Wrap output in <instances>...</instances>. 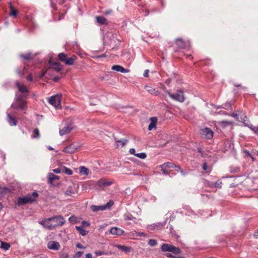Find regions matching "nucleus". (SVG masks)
Here are the masks:
<instances>
[{
	"instance_id": "8",
	"label": "nucleus",
	"mask_w": 258,
	"mask_h": 258,
	"mask_svg": "<svg viewBox=\"0 0 258 258\" xmlns=\"http://www.w3.org/2000/svg\"><path fill=\"white\" fill-rule=\"evenodd\" d=\"M113 205V202L112 201H110L107 203L105 204L104 205L102 206H96V205H92L90 207L91 209L93 212H97L99 211H103L108 209H109L112 205Z\"/></svg>"
},
{
	"instance_id": "41",
	"label": "nucleus",
	"mask_w": 258,
	"mask_h": 258,
	"mask_svg": "<svg viewBox=\"0 0 258 258\" xmlns=\"http://www.w3.org/2000/svg\"><path fill=\"white\" fill-rule=\"evenodd\" d=\"M222 182L221 180H218L216 182L214 183V187L221 188L222 187Z\"/></svg>"
},
{
	"instance_id": "53",
	"label": "nucleus",
	"mask_w": 258,
	"mask_h": 258,
	"mask_svg": "<svg viewBox=\"0 0 258 258\" xmlns=\"http://www.w3.org/2000/svg\"><path fill=\"white\" fill-rule=\"evenodd\" d=\"M166 256L168 257H172V258H184L183 257H181V256H179V257H175L174 256H173L171 253H166Z\"/></svg>"
},
{
	"instance_id": "5",
	"label": "nucleus",
	"mask_w": 258,
	"mask_h": 258,
	"mask_svg": "<svg viewBox=\"0 0 258 258\" xmlns=\"http://www.w3.org/2000/svg\"><path fill=\"white\" fill-rule=\"evenodd\" d=\"M168 94L171 99L175 101L183 102L185 100L183 92L181 90H178L177 92L173 94L168 92Z\"/></svg>"
},
{
	"instance_id": "61",
	"label": "nucleus",
	"mask_w": 258,
	"mask_h": 258,
	"mask_svg": "<svg viewBox=\"0 0 258 258\" xmlns=\"http://www.w3.org/2000/svg\"><path fill=\"white\" fill-rule=\"evenodd\" d=\"M76 246L79 248H84V247L83 246L82 244H81V243H78L77 244Z\"/></svg>"
},
{
	"instance_id": "13",
	"label": "nucleus",
	"mask_w": 258,
	"mask_h": 258,
	"mask_svg": "<svg viewBox=\"0 0 258 258\" xmlns=\"http://www.w3.org/2000/svg\"><path fill=\"white\" fill-rule=\"evenodd\" d=\"M51 220V218H45L39 221V223L43 226L44 228L52 230L53 229V224Z\"/></svg>"
},
{
	"instance_id": "39",
	"label": "nucleus",
	"mask_w": 258,
	"mask_h": 258,
	"mask_svg": "<svg viewBox=\"0 0 258 258\" xmlns=\"http://www.w3.org/2000/svg\"><path fill=\"white\" fill-rule=\"evenodd\" d=\"M124 220H133L135 219L132 215L125 214L123 215Z\"/></svg>"
},
{
	"instance_id": "43",
	"label": "nucleus",
	"mask_w": 258,
	"mask_h": 258,
	"mask_svg": "<svg viewBox=\"0 0 258 258\" xmlns=\"http://www.w3.org/2000/svg\"><path fill=\"white\" fill-rule=\"evenodd\" d=\"M148 244L151 246H154L157 244V242L155 239H150Z\"/></svg>"
},
{
	"instance_id": "2",
	"label": "nucleus",
	"mask_w": 258,
	"mask_h": 258,
	"mask_svg": "<svg viewBox=\"0 0 258 258\" xmlns=\"http://www.w3.org/2000/svg\"><path fill=\"white\" fill-rule=\"evenodd\" d=\"M11 107L15 109L25 110L27 108V101L23 99L22 95L17 96L14 102L11 105Z\"/></svg>"
},
{
	"instance_id": "57",
	"label": "nucleus",
	"mask_w": 258,
	"mask_h": 258,
	"mask_svg": "<svg viewBox=\"0 0 258 258\" xmlns=\"http://www.w3.org/2000/svg\"><path fill=\"white\" fill-rule=\"evenodd\" d=\"M149 70H146L144 72V76L145 77H149Z\"/></svg>"
},
{
	"instance_id": "51",
	"label": "nucleus",
	"mask_w": 258,
	"mask_h": 258,
	"mask_svg": "<svg viewBox=\"0 0 258 258\" xmlns=\"http://www.w3.org/2000/svg\"><path fill=\"white\" fill-rule=\"evenodd\" d=\"M82 225L83 227H88L90 226V223L85 221L82 222Z\"/></svg>"
},
{
	"instance_id": "22",
	"label": "nucleus",
	"mask_w": 258,
	"mask_h": 258,
	"mask_svg": "<svg viewBox=\"0 0 258 258\" xmlns=\"http://www.w3.org/2000/svg\"><path fill=\"white\" fill-rule=\"evenodd\" d=\"M173 245L168 244H163L161 246V249L162 251L164 252H171V248Z\"/></svg>"
},
{
	"instance_id": "36",
	"label": "nucleus",
	"mask_w": 258,
	"mask_h": 258,
	"mask_svg": "<svg viewBox=\"0 0 258 258\" xmlns=\"http://www.w3.org/2000/svg\"><path fill=\"white\" fill-rule=\"evenodd\" d=\"M232 123L233 122L232 121L227 120H223L219 122V124L223 127H226L228 125H231Z\"/></svg>"
},
{
	"instance_id": "40",
	"label": "nucleus",
	"mask_w": 258,
	"mask_h": 258,
	"mask_svg": "<svg viewBox=\"0 0 258 258\" xmlns=\"http://www.w3.org/2000/svg\"><path fill=\"white\" fill-rule=\"evenodd\" d=\"M20 57L24 59H32V55L30 53H28L25 55L22 54L20 55Z\"/></svg>"
},
{
	"instance_id": "7",
	"label": "nucleus",
	"mask_w": 258,
	"mask_h": 258,
	"mask_svg": "<svg viewBox=\"0 0 258 258\" xmlns=\"http://www.w3.org/2000/svg\"><path fill=\"white\" fill-rule=\"evenodd\" d=\"M51 218L53 229L57 226H62L65 223V220L61 216H55Z\"/></svg>"
},
{
	"instance_id": "19",
	"label": "nucleus",
	"mask_w": 258,
	"mask_h": 258,
	"mask_svg": "<svg viewBox=\"0 0 258 258\" xmlns=\"http://www.w3.org/2000/svg\"><path fill=\"white\" fill-rule=\"evenodd\" d=\"M111 70L113 71H115L117 72H120L121 73H128L129 71L128 70L125 69L121 66L119 65H115L113 66L111 68Z\"/></svg>"
},
{
	"instance_id": "14",
	"label": "nucleus",
	"mask_w": 258,
	"mask_h": 258,
	"mask_svg": "<svg viewBox=\"0 0 258 258\" xmlns=\"http://www.w3.org/2000/svg\"><path fill=\"white\" fill-rule=\"evenodd\" d=\"M59 243L55 241H50L47 243V247L48 249L53 250H57L60 248Z\"/></svg>"
},
{
	"instance_id": "58",
	"label": "nucleus",
	"mask_w": 258,
	"mask_h": 258,
	"mask_svg": "<svg viewBox=\"0 0 258 258\" xmlns=\"http://www.w3.org/2000/svg\"><path fill=\"white\" fill-rule=\"evenodd\" d=\"M112 10H106L104 12V14L106 15H109L111 13H112Z\"/></svg>"
},
{
	"instance_id": "52",
	"label": "nucleus",
	"mask_w": 258,
	"mask_h": 258,
	"mask_svg": "<svg viewBox=\"0 0 258 258\" xmlns=\"http://www.w3.org/2000/svg\"><path fill=\"white\" fill-rule=\"evenodd\" d=\"M53 171L55 173H60L62 172V168H56L53 170Z\"/></svg>"
},
{
	"instance_id": "47",
	"label": "nucleus",
	"mask_w": 258,
	"mask_h": 258,
	"mask_svg": "<svg viewBox=\"0 0 258 258\" xmlns=\"http://www.w3.org/2000/svg\"><path fill=\"white\" fill-rule=\"evenodd\" d=\"M203 169L204 170L207 171L208 172H210L211 171L210 167L208 166L206 163L203 164Z\"/></svg>"
},
{
	"instance_id": "54",
	"label": "nucleus",
	"mask_w": 258,
	"mask_h": 258,
	"mask_svg": "<svg viewBox=\"0 0 258 258\" xmlns=\"http://www.w3.org/2000/svg\"><path fill=\"white\" fill-rule=\"evenodd\" d=\"M129 152L130 154L134 155L135 156H136V155L137 154H136V150L134 148L130 149Z\"/></svg>"
},
{
	"instance_id": "25",
	"label": "nucleus",
	"mask_w": 258,
	"mask_h": 258,
	"mask_svg": "<svg viewBox=\"0 0 258 258\" xmlns=\"http://www.w3.org/2000/svg\"><path fill=\"white\" fill-rule=\"evenodd\" d=\"M51 67L52 68H53L54 70H55L57 72H59L62 69L61 65L59 63L57 62H54L52 63L51 64Z\"/></svg>"
},
{
	"instance_id": "62",
	"label": "nucleus",
	"mask_w": 258,
	"mask_h": 258,
	"mask_svg": "<svg viewBox=\"0 0 258 258\" xmlns=\"http://www.w3.org/2000/svg\"><path fill=\"white\" fill-rule=\"evenodd\" d=\"M138 235L140 236H145V234L143 232H140L138 234Z\"/></svg>"
},
{
	"instance_id": "23",
	"label": "nucleus",
	"mask_w": 258,
	"mask_h": 258,
	"mask_svg": "<svg viewBox=\"0 0 258 258\" xmlns=\"http://www.w3.org/2000/svg\"><path fill=\"white\" fill-rule=\"evenodd\" d=\"M116 147L117 148H121L124 146L126 143L127 142V140L126 139H123L122 140H116Z\"/></svg>"
},
{
	"instance_id": "55",
	"label": "nucleus",
	"mask_w": 258,
	"mask_h": 258,
	"mask_svg": "<svg viewBox=\"0 0 258 258\" xmlns=\"http://www.w3.org/2000/svg\"><path fill=\"white\" fill-rule=\"evenodd\" d=\"M83 253L82 251H78L75 254V256L77 257H80Z\"/></svg>"
},
{
	"instance_id": "4",
	"label": "nucleus",
	"mask_w": 258,
	"mask_h": 258,
	"mask_svg": "<svg viewBox=\"0 0 258 258\" xmlns=\"http://www.w3.org/2000/svg\"><path fill=\"white\" fill-rule=\"evenodd\" d=\"M58 57L61 61L69 66L73 65L77 59L76 55H72L69 57L67 54L63 52L59 53L58 55Z\"/></svg>"
},
{
	"instance_id": "35",
	"label": "nucleus",
	"mask_w": 258,
	"mask_h": 258,
	"mask_svg": "<svg viewBox=\"0 0 258 258\" xmlns=\"http://www.w3.org/2000/svg\"><path fill=\"white\" fill-rule=\"evenodd\" d=\"M62 172H64L66 174L69 175L73 174V171L70 169H69L65 166H63L62 167Z\"/></svg>"
},
{
	"instance_id": "21",
	"label": "nucleus",
	"mask_w": 258,
	"mask_h": 258,
	"mask_svg": "<svg viewBox=\"0 0 258 258\" xmlns=\"http://www.w3.org/2000/svg\"><path fill=\"white\" fill-rule=\"evenodd\" d=\"M145 88L146 90L152 95L157 96L159 94V92L158 90L151 87L147 86Z\"/></svg>"
},
{
	"instance_id": "16",
	"label": "nucleus",
	"mask_w": 258,
	"mask_h": 258,
	"mask_svg": "<svg viewBox=\"0 0 258 258\" xmlns=\"http://www.w3.org/2000/svg\"><path fill=\"white\" fill-rule=\"evenodd\" d=\"M124 232V231L120 228L114 227H112L110 230V233L116 235H122Z\"/></svg>"
},
{
	"instance_id": "56",
	"label": "nucleus",
	"mask_w": 258,
	"mask_h": 258,
	"mask_svg": "<svg viewBox=\"0 0 258 258\" xmlns=\"http://www.w3.org/2000/svg\"><path fill=\"white\" fill-rule=\"evenodd\" d=\"M27 80L28 81H33V77H32V75L31 74H30L29 76H28L27 77Z\"/></svg>"
},
{
	"instance_id": "45",
	"label": "nucleus",
	"mask_w": 258,
	"mask_h": 258,
	"mask_svg": "<svg viewBox=\"0 0 258 258\" xmlns=\"http://www.w3.org/2000/svg\"><path fill=\"white\" fill-rule=\"evenodd\" d=\"M248 127L249 128L250 130L253 131L255 133L258 134V126L257 127H254L252 125H247Z\"/></svg>"
},
{
	"instance_id": "10",
	"label": "nucleus",
	"mask_w": 258,
	"mask_h": 258,
	"mask_svg": "<svg viewBox=\"0 0 258 258\" xmlns=\"http://www.w3.org/2000/svg\"><path fill=\"white\" fill-rule=\"evenodd\" d=\"M112 183V181H108L105 178H101L95 183V187L98 189L102 187L109 186Z\"/></svg>"
},
{
	"instance_id": "15",
	"label": "nucleus",
	"mask_w": 258,
	"mask_h": 258,
	"mask_svg": "<svg viewBox=\"0 0 258 258\" xmlns=\"http://www.w3.org/2000/svg\"><path fill=\"white\" fill-rule=\"evenodd\" d=\"M238 120L242 122L245 126L248 127L247 125H252L249 123V121L245 115L244 113H242L241 112H240V115Z\"/></svg>"
},
{
	"instance_id": "60",
	"label": "nucleus",
	"mask_w": 258,
	"mask_h": 258,
	"mask_svg": "<svg viewBox=\"0 0 258 258\" xmlns=\"http://www.w3.org/2000/svg\"><path fill=\"white\" fill-rule=\"evenodd\" d=\"M85 258H92V255L90 253H87L86 254Z\"/></svg>"
},
{
	"instance_id": "11",
	"label": "nucleus",
	"mask_w": 258,
	"mask_h": 258,
	"mask_svg": "<svg viewBox=\"0 0 258 258\" xmlns=\"http://www.w3.org/2000/svg\"><path fill=\"white\" fill-rule=\"evenodd\" d=\"M201 136L207 139H211L213 137V132L209 128L205 127L202 129L200 133Z\"/></svg>"
},
{
	"instance_id": "3",
	"label": "nucleus",
	"mask_w": 258,
	"mask_h": 258,
	"mask_svg": "<svg viewBox=\"0 0 258 258\" xmlns=\"http://www.w3.org/2000/svg\"><path fill=\"white\" fill-rule=\"evenodd\" d=\"M160 167L161 168L162 173L164 175H168L169 172L174 170L178 171L180 170L179 166L170 162L164 163L161 165Z\"/></svg>"
},
{
	"instance_id": "42",
	"label": "nucleus",
	"mask_w": 258,
	"mask_h": 258,
	"mask_svg": "<svg viewBox=\"0 0 258 258\" xmlns=\"http://www.w3.org/2000/svg\"><path fill=\"white\" fill-rule=\"evenodd\" d=\"M39 137H40L39 131L38 129L35 128L33 131V134L32 135V137L34 138H39Z\"/></svg>"
},
{
	"instance_id": "24",
	"label": "nucleus",
	"mask_w": 258,
	"mask_h": 258,
	"mask_svg": "<svg viewBox=\"0 0 258 258\" xmlns=\"http://www.w3.org/2000/svg\"><path fill=\"white\" fill-rule=\"evenodd\" d=\"M96 20L97 22L100 25L106 24L107 23V20L102 16L96 17Z\"/></svg>"
},
{
	"instance_id": "27",
	"label": "nucleus",
	"mask_w": 258,
	"mask_h": 258,
	"mask_svg": "<svg viewBox=\"0 0 258 258\" xmlns=\"http://www.w3.org/2000/svg\"><path fill=\"white\" fill-rule=\"evenodd\" d=\"M16 86H17L19 91L21 93H28V89L27 88L24 86L21 85L18 82L16 83Z\"/></svg>"
},
{
	"instance_id": "64",
	"label": "nucleus",
	"mask_w": 258,
	"mask_h": 258,
	"mask_svg": "<svg viewBox=\"0 0 258 258\" xmlns=\"http://www.w3.org/2000/svg\"><path fill=\"white\" fill-rule=\"evenodd\" d=\"M178 171H179L181 173V174H182L183 175H185L186 174V173H184L183 172V171L181 168H180V170H178Z\"/></svg>"
},
{
	"instance_id": "34",
	"label": "nucleus",
	"mask_w": 258,
	"mask_h": 258,
	"mask_svg": "<svg viewBox=\"0 0 258 258\" xmlns=\"http://www.w3.org/2000/svg\"><path fill=\"white\" fill-rule=\"evenodd\" d=\"M10 246L11 245L9 243L3 241L1 242V248L5 250H7L10 248Z\"/></svg>"
},
{
	"instance_id": "59",
	"label": "nucleus",
	"mask_w": 258,
	"mask_h": 258,
	"mask_svg": "<svg viewBox=\"0 0 258 258\" xmlns=\"http://www.w3.org/2000/svg\"><path fill=\"white\" fill-rule=\"evenodd\" d=\"M231 106V105L230 103H226L224 105V106L222 107L224 108L228 109L229 107Z\"/></svg>"
},
{
	"instance_id": "31",
	"label": "nucleus",
	"mask_w": 258,
	"mask_h": 258,
	"mask_svg": "<svg viewBox=\"0 0 258 258\" xmlns=\"http://www.w3.org/2000/svg\"><path fill=\"white\" fill-rule=\"evenodd\" d=\"M116 247L118 249H119L122 251H124L126 252H128L131 251V248L129 247H127L125 245H117Z\"/></svg>"
},
{
	"instance_id": "1",
	"label": "nucleus",
	"mask_w": 258,
	"mask_h": 258,
	"mask_svg": "<svg viewBox=\"0 0 258 258\" xmlns=\"http://www.w3.org/2000/svg\"><path fill=\"white\" fill-rule=\"evenodd\" d=\"M38 196V194L36 191H34L32 194H28L24 197L19 198L17 200V205L21 206L34 202L36 201Z\"/></svg>"
},
{
	"instance_id": "6",
	"label": "nucleus",
	"mask_w": 258,
	"mask_h": 258,
	"mask_svg": "<svg viewBox=\"0 0 258 258\" xmlns=\"http://www.w3.org/2000/svg\"><path fill=\"white\" fill-rule=\"evenodd\" d=\"M61 94H56L51 96L49 99V102L55 108H61L60 99Z\"/></svg>"
},
{
	"instance_id": "17",
	"label": "nucleus",
	"mask_w": 258,
	"mask_h": 258,
	"mask_svg": "<svg viewBox=\"0 0 258 258\" xmlns=\"http://www.w3.org/2000/svg\"><path fill=\"white\" fill-rule=\"evenodd\" d=\"M72 129L73 128L71 125H68L59 131V135L61 136L65 135L69 133Z\"/></svg>"
},
{
	"instance_id": "48",
	"label": "nucleus",
	"mask_w": 258,
	"mask_h": 258,
	"mask_svg": "<svg viewBox=\"0 0 258 258\" xmlns=\"http://www.w3.org/2000/svg\"><path fill=\"white\" fill-rule=\"evenodd\" d=\"M25 68H24L22 70H20L19 69H18L17 70V73L18 75H19L20 76H22L24 74H25Z\"/></svg>"
},
{
	"instance_id": "49",
	"label": "nucleus",
	"mask_w": 258,
	"mask_h": 258,
	"mask_svg": "<svg viewBox=\"0 0 258 258\" xmlns=\"http://www.w3.org/2000/svg\"><path fill=\"white\" fill-rule=\"evenodd\" d=\"M94 253L96 256L106 254L105 252L99 250L95 251Z\"/></svg>"
},
{
	"instance_id": "29",
	"label": "nucleus",
	"mask_w": 258,
	"mask_h": 258,
	"mask_svg": "<svg viewBox=\"0 0 258 258\" xmlns=\"http://www.w3.org/2000/svg\"><path fill=\"white\" fill-rule=\"evenodd\" d=\"M163 226V224H162L160 223H155V224H153L152 225H149L148 226V229L150 230H155L159 227H161Z\"/></svg>"
},
{
	"instance_id": "26",
	"label": "nucleus",
	"mask_w": 258,
	"mask_h": 258,
	"mask_svg": "<svg viewBox=\"0 0 258 258\" xmlns=\"http://www.w3.org/2000/svg\"><path fill=\"white\" fill-rule=\"evenodd\" d=\"M89 169L84 167L81 166L80 167L79 173L81 175H88L89 174Z\"/></svg>"
},
{
	"instance_id": "44",
	"label": "nucleus",
	"mask_w": 258,
	"mask_h": 258,
	"mask_svg": "<svg viewBox=\"0 0 258 258\" xmlns=\"http://www.w3.org/2000/svg\"><path fill=\"white\" fill-rule=\"evenodd\" d=\"M136 156L141 158V159H145L147 157V155L145 153H138L136 155Z\"/></svg>"
},
{
	"instance_id": "38",
	"label": "nucleus",
	"mask_w": 258,
	"mask_h": 258,
	"mask_svg": "<svg viewBox=\"0 0 258 258\" xmlns=\"http://www.w3.org/2000/svg\"><path fill=\"white\" fill-rule=\"evenodd\" d=\"M171 250H172L171 252L174 254L179 253L181 252L180 249L178 247H175L174 246H172Z\"/></svg>"
},
{
	"instance_id": "9",
	"label": "nucleus",
	"mask_w": 258,
	"mask_h": 258,
	"mask_svg": "<svg viewBox=\"0 0 258 258\" xmlns=\"http://www.w3.org/2000/svg\"><path fill=\"white\" fill-rule=\"evenodd\" d=\"M81 147V146L79 144L73 143L66 148L63 150V152L68 154L74 153Z\"/></svg>"
},
{
	"instance_id": "28",
	"label": "nucleus",
	"mask_w": 258,
	"mask_h": 258,
	"mask_svg": "<svg viewBox=\"0 0 258 258\" xmlns=\"http://www.w3.org/2000/svg\"><path fill=\"white\" fill-rule=\"evenodd\" d=\"M176 44L177 46L180 48H184L185 47V43L184 41L181 39L178 38L176 40Z\"/></svg>"
},
{
	"instance_id": "20",
	"label": "nucleus",
	"mask_w": 258,
	"mask_h": 258,
	"mask_svg": "<svg viewBox=\"0 0 258 258\" xmlns=\"http://www.w3.org/2000/svg\"><path fill=\"white\" fill-rule=\"evenodd\" d=\"M150 123L148 126V130L151 131L153 128H156L157 119L156 117H153L150 118Z\"/></svg>"
},
{
	"instance_id": "12",
	"label": "nucleus",
	"mask_w": 258,
	"mask_h": 258,
	"mask_svg": "<svg viewBox=\"0 0 258 258\" xmlns=\"http://www.w3.org/2000/svg\"><path fill=\"white\" fill-rule=\"evenodd\" d=\"M78 186L76 187L75 184L72 183L71 185L68 186L67 189L64 192V195L66 196H74V195L77 194Z\"/></svg>"
},
{
	"instance_id": "37",
	"label": "nucleus",
	"mask_w": 258,
	"mask_h": 258,
	"mask_svg": "<svg viewBox=\"0 0 258 258\" xmlns=\"http://www.w3.org/2000/svg\"><path fill=\"white\" fill-rule=\"evenodd\" d=\"M69 221L71 223H77L79 222L78 219L74 215L71 216L69 218Z\"/></svg>"
},
{
	"instance_id": "33",
	"label": "nucleus",
	"mask_w": 258,
	"mask_h": 258,
	"mask_svg": "<svg viewBox=\"0 0 258 258\" xmlns=\"http://www.w3.org/2000/svg\"><path fill=\"white\" fill-rule=\"evenodd\" d=\"M76 229L82 236H85L87 234V232L81 227L76 226Z\"/></svg>"
},
{
	"instance_id": "32",
	"label": "nucleus",
	"mask_w": 258,
	"mask_h": 258,
	"mask_svg": "<svg viewBox=\"0 0 258 258\" xmlns=\"http://www.w3.org/2000/svg\"><path fill=\"white\" fill-rule=\"evenodd\" d=\"M203 184H204V186L206 187H209L211 188L214 187V182L209 181L208 180L204 179L203 180Z\"/></svg>"
},
{
	"instance_id": "18",
	"label": "nucleus",
	"mask_w": 258,
	"mask_h": 258,
	"mask_svg": "<svg viewBox=\"0 0 258 258\" xmlns=\"http://www.w3.org/2000/svg\"><path fill=\"white\" fill-rule=\"evenodd\" d=\"M7 120L8 123L11 126H16L17 124V119L9 113L7 114Z\"/></svg>"
},
{
	"instance_id": "50",
	"label": "nucleus",
	"mask_w": 258,
	"mask_h": 258,
	"mask_svg": "<svg viewBox=\"0 0 258 258\" xmlns=\"http://www.w3.org/2000/svg\"><path fill=\"white\" fill-rule=\"evenodd\" d=\"M232 117L235 118L237 120H239V117H240V113H239V114H237L236 113H232L231 115Z\"/></svg>"
},
{
	"instance_id": "46",
	"label": "nucleus",
	"mask_w": 258,
	"mask_h": 258,
	"mask_svg": "<svg viewBox=\"0 0 258 258\" xmlns=\"http://www.w3.org/2000/svg\"><path fill=\"white\" fill-rule=\"evenodd\" d=\"M11 13L10 14V16L15 17L17 14V12L16 10L14 9L12 6H11Z\"/></svg>"
},
{
	"instance_id": "30",
	"label": "nucleus",
	"mask_w": 258,
	"mask_h": 258,
	"mask_svg": "<svg viewBox=\"0 0 258 258\" xmlns=\"http://www.w3.org/2000/svg\"><path fill=\"white\" fill-rule=\"evenodd\" d=\"M48 178L49 180V182L50 183H52L53 180H54L55 179H58L59 177L58 176L54 175L53 173H50L48 175Z\"/></svg>"
},
{
	"instance_id": "63",
	"label": "nucleus",
	"mask_w": 258,
	"mask_h": 258,
	"mask_svg": "<svg viewBox=\"0 0 258 258\" xmlns=\"http://www.w3.org/2000/svg\"><path fill=\"white\" fill-rule=\"evenodd\" d=\"M254 236L256 238H258V230L256 232H255L254 234Z\"/></svg>"
}]
</instances>
